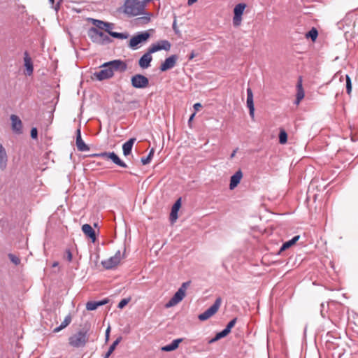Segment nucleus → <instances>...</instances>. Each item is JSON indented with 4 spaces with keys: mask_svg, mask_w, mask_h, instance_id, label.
<instances>
[{
    "mask_svg": "<svg viewBox=\"0 0 358 358\" xmlns=\"http://www.w3.org/2000/svg\"><path fill=\"white\" fill-rule=\"evenodd\" d=\"M182 338H177L173 340L170 344L162 348V350L164 352H171L178 348L179 344L182 341Z\"/></svg>",
    "mask_w": 358,
    "mask_h": 358,
    "instance_id": "nucleus-25",
    "label": "nucleus"
},
{
    "mask_svg": "<svg viewBox=\"0 0 358 358\" xmlns=\"http://www.w3.org/2000/svg\"><path fill=\"white\" fill-rule=\"evenodd\" d=\"M152 60L151 53L148 50L138 60L139 66L143 69H148L150 66V62Z\"/></svg>",
    "mask_w": 358,
    "mask_h": 358,
    "instance_id": "nucleus-15",
    "label": "nucleus"
},
{
    "mask_svg": "<svg viewBox=\"0 0 358 358\" xmlns=\"http://www.w3.org/2000/svg\"><path fill=\"white\" fill-rule=\"evenodd\" d=\"M136 140V138H131L122 145V151L124 156H127L131 152Z\"/></svg>",
    "mask_w": 358,
    "mask_h": 358,
    "instance_id": "nucleus-24",
    "label": "nucleus"
},
{
    "mask_svg": "<svg viewBox=\"0 0 358 358\" xmlns=\"http://www.w3.org/2000/svg\"><path fill=\"white\" fill-rule=\"evenodd\" d=\"M7 162H8V156L6 152L5 148L2 145L1 143H0V169L1 171H3L6 169L7 166Z\"/></svg>",
    "mask_w": 358,
    "mask_h": 358,
    "instance_id": "nucleus-20",
    "label": "nucleus"
},
{
    "mask_svg": "<svg viewBox=\"0 0 358 358\" xmlns=\"http://www.w3.org/2000/svg\"><path fill=\"white\" fill-rule=\"evenodd\" d=\"M318 36L317 30L313 27L306 34V36L307 38H311L313 41H315Z\"/></svg>",
    "mask_w": 358,
    "mask_h": 358,
    "instance_id": "nucleus-33",
    "label": "nucleus"
},
{
    "mask_svg": "<svg viewBox=\"0 0 358 358\" xmlns=\"http://www.w3.org/2000/svg\"><path fill=\"white\" fill-rule=\"evenodd\" d=\"M247 106L249 108V114L252 118L255 116V106L253 101V93L251 88L247 89Z\"/></svg>",
    "mask_w": 358,
    "mask_h": 358,
    "instance_id": "nucleus-14",
    "label": "nucleus"
},
{
    "mask_svg": "<svg viewBox=\"0 0 358 358\" xmlns=\"http://www.w3.org/2000/svg\"><path fill=\"white\" fill-rule=\"evenodd\" d=\"M130 301V299L129 298H127V299H122L118 305H117V308H120V309H122L126 305L128 304V303Z\"/></svg>",
    "mask_w": 358,
    "mask_h": 358,
    "instance_id": "nucleus-41",
    "label": "nucleus"
},
{
    "mask_svg": "<svg viewBox=\"0 0 358 358\" xmlns=\"http://www.w3.org/2000/svg\"><path fill=\"white\" fill-rule=\"evenodd\" d=\"M236 321H237V318L235 317L234 318L233 320H231L226 326V327L224 328L225 329H227L229 333H230L231 329L234 327V325L236 324Z\"/></svg>",
    "mask_w": 358,
    "mask_h": 358,
    "instance_id": "nucleus-40",
    "label": "nucleus"
},
{
    "mask_svg": "<svg viewBox=\"0 0 358 358\" xmlns=\"http://www.w3.org/2000/svg\"><path fill=\"white\" fill-rule=\"evenodd\" d=\"M102 66L110 67L113 73L115 71L122 73L127 69V64L126 62L120 59H115L108 62H106L102 64Z\"/></svg>",
    "mask_w": 358,
    "mask_h": 358,
    "instance_id": "nucleus-7",
    "label": "nucleus"
},
{
    "mask_svg": "<svg viewBox=\"0 0 358 358\" xmlns=\"http://www.w3.org/2000/svg\"><path fill=\"white\" fill-rule=\"evenodd\" d=\"M111 41H112V40L110 39V38L108 36L106 35L103 32L100 31L99 42L98 44L106 45V44L110 43Z\"/></svg>",
    "mask_w": 358,
    "mask_h": 358,
    "instance_id": "nucleus-31",
    "label": "nucleus"
},
{
    "mask_svg": "<svg viewBox=\"0 0 358 358\" xmlns=\"http://www.w3.org/2000/svg\"><path fill=\"white\" fill-rule=\"evenodd\" d=\"M92 24L96 27L95 28L103 30L106 22L96 19H92Z\"/></svg>",
    "mask_w": 358,
    "mask_h": 358,
    "instance_id": "nucleus-35",
    "label": "nucleus"
},
{
    "mask_svg": "<svg viewBox=\"0 0 358 358\" xmlns=\"http://www.w3.org/2000/svg\"><path fill=\"white\" fill-rule=\"evenodd\" d=\"M76 146L79 151L85 152L90 150V147L85 144L81 137L80 129L76 130Z\"/></svg>",
    "mask_w": 358,
    "mask_h": 358,
    "instance_id": "nucleus-16",
    "label": "nucleus"
},
{
    "mask_svg": "<svg viewBox=\"0 0 358 358\" xmlns=\"http://www.w3.org/2000/svg\"><path fill=\"white\" fill-rule=\"evenodd\" d=\"M113 27H114V24L113 23L106 22L103 30H105L106 32H108V34L110 35V33L113 32V31L110 30Z\"/></svg>",
    "mask_w": 358,
    "mask_h": 358,
    "instance_id": "nucleus-43",
    "label": "nucleus"
},
{
    "mask_svg": "<svg viewBox=\"0 0 358 358\" xmlns=\"http://www.w3.org/2000/svg\"><path fill=\"white\" fill-rule=\"evenodd\" d=\"M82 231L87 237H89L92 240L93 243L95 242L96 238V233L90 224H83L82 226Z\"/></svg>",
    "mask_w": 358,
    "mask_h": 358,
    "instance_id": "nucleus-19",
    "label": "nucleus"
},
{
    "mask_svg": "<svg viewBox=\"0 0 358 358\" xmlns=\"http://www.w3.org/2000/svg\"><path fill=\"white\" fill-rule=\"evenodd\" d=\"M50 3L52 5V7L56 10L57 11L59 9V6H60V2L58 1L57 3V4L55 5V0H48Z\"/></svg>",
    "mask_w": 358,
    "mask_h": 358,
    "instance_id": "nucleus-45",
    "label": "nucleus"
},
{
    "mask_svg": "<svg viewBox=\"0 0 358 358\" xmlns=\"http://www.w3.org/2000/svg\"><path fill=\"white\" fill-rule=\"evenodd\" d=\"M100 31L95 27H91L88 31V36L93 43H99Z\"/></svg>",
    "mask_w": 358,
    "mask_h": 358,
    "instance_id": "nucleus-26",
    "label": "nucleus"
},
{
    "mask_svg": "<svg viewBox=\"0 0 358 358\" xmlns=\"http://www.w3.org/2000/svg\"><path fill=\"white\" fill-rule=\"evenodd\" d=\"M193 57H194V55L192 54V55L190 56L189 59H192V58H193Z\"/></svg>",
    "mask_w": 358,
    "mask_h": 358,
    "instance_id": "nucleus-60",
    "label": "nucleus"
},
{
    "mask_svg": "<svg viewBox=\"0 0 358 358\" xmlns=\"http://www.w3.org/2000/svg\"><path fill=\"white\" fill-rule=\"evenodd\" d=\"M196 1H197V0H188L187 1V4L189 6H191V5H192L193 3H194Z\"/></svg>",
    "mask_w": 358,
    "mask_h": 358,
    "instance_id": "nucleus-54",
    "label": "nucleus"
},
{
    "mask_svg": "<svg viewBox=\"0 0 358 358\" xmlns=\"http://www.w3.org/2000/svg\"><path fill=\"white\" fill-rule=\"evenodd\" d=\"M92 157H99V153H95V154H93V155H92Z\"/></svg>",
    "mask_w": 358,
    "mask_h": 358,
    "instance_id": "nucleus-56",
    "label": "nucleus"
},
{
    "mask_svg": "<svg viewBox=\"0 0 358 358\" xmlns=\"http://www.w3.org/2000/svg\"><path fill=\"white\" fill-rule=\"evenodd\" d=\"M150 0H126L124 13L129 16H137L143 13L146 3Z\"/></svg>",
    "mask_w": 358,
    "mask_h": 358,
    "instance_id": "nucleus-1",
    "label": "nucleus"
},
{
    "mask_svg": "<svg viewBox=\"0 0 358 358\" xmlns=\"http://www.w3.org/2000/svg\"><path fill=\"white\" fill-rule=\"evenodd\" d=\"M142 19L146 22H148L150 20V17L149 15H148V16H145V17H142Z\"/></svg>",
    "mask_w": 358,
    "mask_h": 358,
    "instance_id": "nucleus-50",
    "label": "nucleus"
},
{
    "mask_svg": "<svg viewBox=\"0 0 358 358\" xmlns=\"http://www.w3.org/2000/svg\"><path fill=\"white\" fill-rule=\"evenodd\" d=\"M122 340V337L121 336H119L113 343V344L110 346L109 348V350L113 352L116 348V346L120 343V342Z\"/></svg>",
    "mask_w": 358,
    "mask_h": 358,
    "instance_id": "nucleus-42",
    "label": "nucleus"
},
{
    "mask_svg": "<svg viewBox=\"0 0 358 358\" xmlns=\"http://www.w3.org/2000/svg\"><path fill=\"white\" fill-rule=\"evenodd\" d=\"M222 303V299L221 297H217L214 303L208 308L207 310H206L203 313L199 315L198 318L201 321H205L212 317L213 315H215L219 310L220 306Z\"/></svg>",
    "mask_w": 358,
    "mask_h": 358,
    "instance_id": "nucleus-4",
    "label": "nucleus"
},
{
    "mask_svg": "<svg viewBox=\"0 0 358 358\" xmlns=\"http://www.w3.org/2000/svg\"><path fill=\"white\" fill-rule=\"evenodd\" d=\"M181 206V198H179L173 204L171 208L170 219L171 222H175L178 218V212Z\"/></svg>",
    "mask_w": 358,
    "mask_h": 358,
    "instance_id": "nucleus-22",
    "label": "nucleus"
},
{
    "mask_svg": "<svg viewBox=\"0 0 358 358\" xmlns=\"http://www.w3.org/2000/svg\"><path fill=\"white\" fill-rule=\"evenodd\" d=\"M66 259H67L68 262H71L72 261V258H73V256H72V253L71 252V250L69 249H67L66 250Z\"/></svg>",
    "mask_w": 358,
    "mask_h": 358,
    "instance_id": "nucleus-46",
    "label": "nucleus"
},
{
    "mask_svg": "<svg viewBox=\"0 0 358 358\" xmlns=\"http://www.w3.org/2000/svg\"><path fill=\"white\" fill-rule=\"evenodd\" d=\"M110 331V327H108L107 329L106 330V341H108L109 339V334Z\"/></svg>",
    "mask_w": 358,
    "mask_h": 358,
    "instance_id": "nucleus-49",
    "label": "nucleus"
},
{
    "mask_svg": "<svg viewBox=\"0 0 358 358\" xmlns=\"http://www.w3.org/2000/svg\"><path fill=\"white\" fill-rule=\"evenodd\" d=\"M109 152H103L99 153V157L101 158H107L108 157Z\"/></svg>",
    "mask_w": 358,
    "mask_h": 358,
    "instance_id": "nucleus-48",
    "label": "nucleus"
},
{
    "mask_svg": "<svg viewBox=\"0 0 358 358\" xmlns=\"http://www.w3.org/2000/svg\"><path fill=\"white\" fill-rule=\"evenodd\" d=\"M178 59V56L177 55H171L160 65V71L164 72L173 68L176 66Z\"/></svg>",
    "mask_w": 358,
    "mask_h": 358,
    "instance_id": "nucleus-12",
    "label": "nucleus"
},
{
    "mask_svg": "<svg viewBox=\"0 0 358 358\" xmlns=\"http://www.w3.org/2000/svg\"><path fill=\"white\" fill-rule=\"evenodd\" d=\"M8 257L9 258V259L10 260L11 262H13L15 265L17 266L20 264V259L17 257L16 255L12 254V253H9L8 255Z\"/></svg>",
    "mask_w": 358,
    "mask_h": 358,
    "instance_id": "nucleus-39",
    "label": "nucleus"
},
{
    "mask_svg": "<svg viewBox=\"0 0 358 358\" xmlns=\"http://www.w3.org/2000/svg\"><path fill=\"white\" fill-rule=\"evenodd\" d=\"M201 107V104L200 103H196L194 105V108L196 109V110H198L199 108Z\"/></svg>",
    "mask_w": 358,
    "mask_h": 358,
    "instance_id": "nucleus-51",
    "label": "nucleus"
},
{
    "mask_svg": "<svg viewBox=\"0 0 358 358\" xmlns=\"http://www.w3.org/2000/svg\"><path fill=\"white\" fill-rule=\"evenodd\" d=\"M190 283V281L183 282L178 291L174 294L173 297L169 301L168 303H166L165 307L170 308L180 303L184 299L186 289Z\"/></svg>",
    "mask_w": 358,
    "mask_h": 358,
    "instance_id": "nucleus-3",
    "label": "nucleus"
},
{
    "mask_svg": "<svg viewBox=\"0 0 358 358\" xmlns=\"http://www.w3.org/2000/svg\"><path fill=\"white\" fill-rule=\"evenodd\" d=\"M30 134H31V137L33 139H36L37 137H38V130H37V129L36 127L31 128Z\"/></svg>",
    "mask_w": 358,
    "mask_h": 358,
    "instance_id": "nucleus-44",
    "label": "nucleus"
},
{
    "mask_svg": "<svg viewBox=\"0 0 358 358\" xmlns=\"http://www.w3.org/2000/svg\"><path fill=\"white\" fill-rule=\"evenodd\" d=\"M10 119L13 129L15 131L20 132L22 130V121L20 119L15 115H12Z\"/></svg>",
    "mask_w": 358,
    "mask_h": 358,
    "instance_id": "nucleus-28",
    "label": "nucleus"
},
{
    "mask_svg": "<svg viewBox=\"0 0 358 358\" xmlns=\"http://www.w3.org/2000/svg\"><path fill=\"white\" fill-rule=\"evenodd\" d=\"M338 337L333 335L331 331H329L325 336V348L328 350H333L336 349L339 344L338 343Z\"/></svg>",
    "mask_w": 358,
    "mask_h": 358,
    "instance_id": "nucleus-11",
    "label": "nucleus"
},
{
    "mask_svg": "<svg viewBox=\"0 0 358 358\" xmlns=\"http://www.w3.org/2000/svg\"><path fill=\"white\" fill-rule=\"evenodd\" d=\"M238 148H236L232 153L231 154L230 158L232 159L235 157L236 153L237 152Z\"/></svg>",
    "mask_w": 358,
    "mask_h": 358,
    "instance_id": "nucleus-52",
    "label": "nucleus"
},
{
    "mask_svg": "<svg viewBox=\"0 0 358 358\" xmlns=\"http://www.w3.org/2000/svg\"><path fill=\"white\" fill-rule=\"evenodd\" d=\"M345 80L346 92L348 95H350L352 92V81L350 77L348 75H345Z\"/></svg>",
    "mask_w": 358,
    "mask_h": 358,
    "instance_id": "nucleus-37",
    "label": "nucleus"
},
{
    "mask_svg": "<svg viewBox=\"0 0 358 358\" xmlns=\"http://www.w3.org/2000/svg\"><path fill=\"white\" fill-rule=\"evenodd\" d=\"M243 177V173L241 170L237 171L230 178L229 189H234L240 183Z\"/></svg>",
    "mask_w": 358,
    "mask_h": 358,
    "instance_id": "nucleus-18",
    "label": "nucleus"
},
{
    "mask_svg": "<svg viewBox=\"0 0 358 358\" xmlns=\"http://www.w3.org/2000/svg\"><path fill=\"white\" fill-rule=\"evenodd\" d=\"M112 353L113 352L108 350V352L106 353L104 358H108Z\"/></svg>",
    "mask_w": 358,
    "mask_h": 358,
    "instance_id": "nucleus-53",
    "label": "nucleus"
},
{
    "mask_svg": "<svg viewBox=\"0 0 358 358\" xmlns=\"http://www.w3.org/2000/svg\"><path fill=\"white\" fill-rule=\"evenodd\" d=\"M138 103L137 101H132L130 102V103H134V104H136Z\"/></svg>",
    "mask_w": 358,
    "mask_h": 358,
    "instance_id": "nucleus-58",
    "label": "nucleus"
},
{
    "mask_svg": "<svg viewBox=\"0 0 358 358\" xmlns=\"http://www.w3.org/2000/svg\"><path fill=\"white\" fill-rule=\"evenodd\" d=\"M246 7V4L244 3H238L234 8V17L233 24L234 26L238 27L241 24L242 21V15L244 10Z\"/></svg>",
    "mask_w": 358,
    "mask_h": 358,
    "instance_id": "nucleus-8",
    "label": "nucleus"
},
{
    "mask_svg": "<svg viewBox=\"0 0 358 358\" xmlns=\"http://www.w3.org/2000/svg\"><path fill=\"white\" fill-rule=\"evenodd\" d=\"M58 265V262H55L52 265V266H57Z\"/></svg>",
    "mask_w": 358,
    "mask_h": 358,
    "instance_id": "nucleus-59",
    "label": "nucleus"
},
{
    "mask_svg": "<svg viewBox=\"0 0 358 358\" xmlns=\"http://www.w3.org/2000/svg\"><path fill=\"white\" fill-rule=\"evenodd\" d=\"M300 238V236L297 235L294 236L291 240H289L285 243H282V246L280 247L278 254H281L283 251L286 250L287 249L289 248L291 246L294 245Z\"/></svg>",
    "mask_w": 358,
    "mask_h": 358,
    "instance_id": "nucleus-23",
    "label": "nucleus"
},
{
    "mask_svg": "<svg viewBox=\"0 0 358 358\" xmlns=\"http://www.w3.org/2000/svg\"><path fill=\"white\" fill-rule=\"evenodd\" d=\"M101 67L103 69L94 73V76L98 80L101 81L106 79H109L113 76L114 73L110 67L102 66Z\"/></svg>",
    "mask_w": 358,
    "mask_h": 358,
    "instance_id": "nucleus-13",
    "label": "nucleus"
},
{
    "mask_svg": "<svg viewBox=\"0 0 358 358\" xmlns=\"http://www.w3.org/2000/svg\"><path fill=\"white\" fill-rule=\"evenodd\" d=\"M296 89H297V92H296V96L295 103L299 104L304 97V91H303V86H302L301 77H299V79L297 82Z\"/></svg>",
    "mask_w": 358,
    "mask_h": 358,
    "instance_id": "nucleus-21",
    "label": "nucleus"
},
{
    "mask_svg": "<svg viewBox=\"0 0 358 358\" xmlns=\"http://www.w3.org/2000/svg\"><path fill=\"white\" fill-rule=\"evenodd\" d=\"M98 303L95 301H90L86 303V309L87 310H94L98 308Z\"/></svg>",
    "mask_w": 358,
    "mask_h": 358,
    "instance_id": "nucleus-38",
    "label": "nucleus"
},
{
    "mask_svg": "<svg viewBox=\"0 0 358 358\" xmlns=\"http://www.w3.org/2000/svg\"><path fill=\"white\" fill-rule=\"evenodd\" d=\"M24 63L27 71L26 74L27 76H31L34 71V66L31 58L29 57L27 51H25L24 53Z\"/></svg>",
    "mask_w": 358,
    "mask_h": 358,
    "instance_id": "nucleus-17",
    "label": "nucleus"
},
{
    "mask_svg": "<svg viewBox=\"0 0 358 358\" xmlns=\"http://www.w3.org/2000/svg\"><path fill=\"white\" fill-rule=\"evenodd\" d=\"M150 36V34L148 31L138 33L130 39L129 47L132 50H136L138 45L147 41Z\"/></svg>",
    "mask_w": 358,
    "mask_h": 358,
    "instance_id": "nucleus-5",
    "label": "nucleus"
},
{
    "mask_svg": "<svg viewBox=\"0 0 358 358\" xmlns=\"http://www.w3.org/2000/svg\"><path fill=\"white\" fill-rule=\"evenodd\" d=\"M287 141V134L283 129L280 130L279 134V143L280 144H285Z\"/></svg>",
    "mask_w": 358,
    "mask_h": 358,
    "instance_id": "nucleus-36",
    "label": "nucleus"
},
{
    "mask_svg": "<svg viewBox=\"0 0 358 358\" xmlns=\"http://www.w3.org/2000/svg\"><path fill=\"white\" fill-rule=\"evenodd\" d=\"M121 259V252L120 250H117L114 256L110 257L106 260L102 261L101 264L105 268L111 269L118 265Z\"/></svg>",
    "mask_w": 358,
    "mask_h": 358,
    "instance_id": "nucleus-9",
    "label": "nucleus"
},
{
    "mask_svg": "<svg viewBox=\"0 0 358 358\" xmlns=\"http://www.w3.org/2000/svg\"><path fill=\"white\" fill-rule=\"evenodd\" d=\"M110 36H111L113 38H119V39H127L129 34L127 32L124 33H119V32H112L110 33Z\"/></svg>",
    "mask_w": 358,
    "mask_h": 358,
    "instance_id": "nucleus-34",
    "label": "nucleus"
},
{
    "mask_svg": "<svg viewBox=\"0 0 358 358\" xmlns=\"http://www.w3.org/2000/svg\"><path fill=\"white\" fill-rule=\"evenodd\" d=\"M108 159H110L114 164L116 165L122 167V168H127V165L126 163H124L122 160H121L119 157L114 152H109V155Z\"/></svg>",
    "mask_w": 358,
    "mask_h": 358,
    "instance_id": "nucleus-27",
    "label": "nucleus"
},
{
    "mask_svg": "<svg viewBox=\"0 0 358 358\" xmlns=\"http://www.w3.org/2000/svg\"><path fill=\"white\" fill-rule=\"evenodd\" d=\"M229 333L228 332V331L225 329H224L222 331L218 332L216 334L215 336L213 338H211L209 341H208V343H213L214 342H216L218 340L227 336Z\"/></svg>",
    "mask_w": 358,
    "mask_h": 358,
    "instance_id": "nucleus-30",
    "label": "nucleus"
},
{
    "mask_svg": "<svg viewBox=\"0 0 358 358\" xmlns=\"http://www.w3.org/2000/svg\"><path fill=\"white\" fill-rule=\"evenodd\" d=\"M194 116V114H192L189 120V122H190L193 119Z\"/></svg>",
    "mask_w": 358,
    "mask_h": 358,
    "instance_id": "nucleus-57",
    "label": "nucleus"
},
{
    "mask_svg": "<svg viewBox=\"0 0 358 358\" xmlns=\"http://www.w3.org/2000/svg\"><path fill=\"white\" fill-rule=\"evenodd\" d=\"M131 86L136 89H144L149 86L148 78L142 74H135L131 78Z\"/></svg>",
    "mask_w": 358,
    "mask_h": 358,
    "instance_id": "nucleus-6",
    "label": "nucleus"
},
{
    "mask_svg": "<svg viewBox=\"0 0 358 358\" xmlns=\"http://www.w3.org/2000/svg\"><path fill=\"white\" fill-rule=\"evenodd\" d=\"M62 1V0H59V1L61 3V1Z\"/></svg>",
    "mask_w": 358,
    "mask_h": 358,
    "instance_id": "nucleus-61",
    "label": "nucleus"
},
{
    "mask_svg": "<svg viewBox=\"0 0 358 358\" xmlns=\"http://www.w3.org/2000/svg\"><path fill=\"white\" fill-rule=\"evenodd\" d=\"M173 29L176 31V20L173 21Z\"/></svg>",
    "mask_w": 358,
    "mask_h": 358,
    "instance_id": "nucleus-55",
    "label": "nucleus"
},
{
    "mask_svg": "<svg viewBox=\"0 0 358 358\" xmlns=\"http://www.w3.org/2000/svg\"><path fill=\"white\" fill-rule=\"evenodd\" d=\"M154 153H155V149L154 148H152L150 152H149V154L148 156H146V157H142L141 158V162L143 165H145V164H148L150 162L153 155H154Z\"/></svg>",
    "mask_w": 358,
    "mask_h": 358,
    "instance_id": "nucleus-32",
    "label": "nucleus"
},
{
    "mask_svg": "<svg viewBox=\"0 0 358 358\" xmlns=\"http://www.w3.org/2000/svg\"><path fill=\"white\" fill-rule=\"evenodd\" d=\"M71 322V317L70 315H68L65 317L64 321L61 323V324L55 328L53 330L54 333H57L64 329L66 327H67L70 323Z\"/></svg>",
    "mask_w": 358,
    "mask_h": 358,
    "instance_id": "nucleus-29",
    "label": "nucleus"
},
{
    "mask_svg": "<svg viewBox=\"0 0 358 358\" xmlns=\"http://www.w3.org/2000/svg\"><path fill=\"white\" fill-rule=\"evenodd\" d=\"M87 330L81 329L69 338V344L76 348H83L88 342Z\"/></svg>",
    "mask_w": 358,
    "mask_h": 358,
    "instance_id": "nucleus-2",
    "label": "nucleus"
},
{
    "mask_svg": "<svg viewBox=\"0 0 358 358\" xmlns=\"http://www.w3.org/2000/svg\"><path fill=\"white\" fill-rule=\"evenodd\" d=\"M171 47V43L167 40H162L158 41L157 43L152 44L149 48L148 51L152 54L157 51L164 50L169 51Z\"/></svg>",
    "mask_w": 358,
    "mask_h": 358,
    "instance_id": "nucleus-10",
    "label": "nucleus"
},
{
    "mask_svg": "<svg viewBox=\"0 0 358 358\" xmlns=\"http://www.w3.org/2000/svg\"><path fill=\"white\" fill-rule=\"evenodd\" d=\"M108 301H109V299H107V298H106V299H103V300L98 301H96V302H97V303H98V306L99 307V306H103V305H105V304L108 303Z\"/></svg>",
    "mask_w": 358,
    "mask_h": 358,
    "instance_id": "nucleus-47",
    "label": "nucleus"
}]
</instances>
